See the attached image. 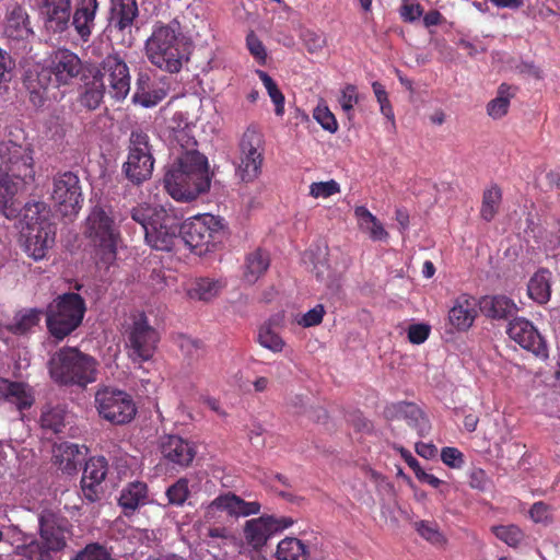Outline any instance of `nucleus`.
Here are the masks:
<instances>
[{
	"label": "nucleus",
	"instance_id": "obj_1",
	"mask_svg": "<svg viewBox=\"0 0 560 560\" xmlns=\"http://www.w3.org/2000/svg\"><path fill=\"white\" fill-rule=\"evenodd\" d=\"M34 151L12 141L0 143V212L14 219L21 211L15 196L35 182Z\"/></svg>",
	"mask_w": 560,
	"mask_h": 560
},
{
	"label": "nucleus",
	"instance_id": "obj_2",
	"mask_svg": "<svg viewBox=\"0 0 560 560\" xmlns=\"http://www.w3.org/2000/svg\"><path fill=\"white\" fill-rule=\"evenodd\" d=\"M164 187L177 201L196 199L209 188L206 158L188 149L165 174Z\"/></svg>",
	"mask_w": 560,
	"mask_h": 560
},
{
	"label": "nucleus",
	"instance_id": "obj_3",
	"mask_svg": "<svg viewBox=\"0 0 560 560\" xmlns=\"http://www.w3.org/2000/svg\"><path fill=\"white\" fill-rule=\"evenodd\" d=\"M145 56L156 68L177 73L188 60L184 36L177 22L156 23L144 45Z\"/></svg>",
	"mask_w": 560,
	"mask_h": 560
},
{
	"label": "nucleus",
	"instance_id": "obj_4",
	"mask_svg": "<svg viewBox=\"0 0 560 560\" xmlns=\"http://www.w3.org/2000/svg\"><path fill=\"white\" fill-rule=\"evenodd\" d=\"M49 372L57 383L85 386L96 381L97 362L77 348L65 347L51 357Z\"/></svg>",
	"mask_w": 560,
	"mask_h": 560
},
{
	"label": "nucleus",
	"instance_id": "obj_5",
	"mask_svg": "<svg viewBox=\"0 0 560 560\" xmlns=\"http://www.w3.org/2000/svg\"><path fill=\"white\" fill-rule=\"evenodd\" d=\"M183 241L197 255H205L221 244L224 237V224L215 215L205 213L179 225Z\"/></svg>",
	"mask_w": 560,
	"mask_h": 560
},
{
	"label": "nucleus",
	"instance_id": "obj_6",
	"mask_svg": "<svg viewBox=\"0 0 560 560\" xmlns=\"http://www.w3.org/2000/svg\"><path fill=\"white\" fill-rule=\"evenodd\" d=\"M84 233L103 262L110 264L115 260L119 232L105 209L101 207L92 209L86 219Z\"/></svg>",
	"mask_w": 560,
	"mask_h": 560
},
{
	"label": "nucleus",
	"instance_id": "obj_7",
	"mask_svg": "<svg viewBox=\"0 0 560 560\" xmlns=\"http://www.w3.org/2000/svg\"><path fill=\"white\" fill-rule=\"evenodd\" d=\"M85 303L77 293L58 296L47 310V327L52 336L62 339L82 322Z\"/></svg>",
	"mask_w": 560,
	"mask_h": 560
},
{
	"label": "nucleus",
	"instance_id": "obj_8",
	"mask_svg": "<svg viewBox=\"0 0 560 560\" xmlns=\"http://www.w3.org/2000/svg\"><path fill=\"white\" fill-rule=\"evenodd\" d=\"M39 203H34L26 208L24 218L26 220V228L23 230L24 236V250L34 260L43 259L47 250L55 242V228L45 218L36 217L39 212Z\"/></svg>",
	"mask_w": 560,
	"mask_h": 560
},
{
	"label": "nucleus",
	"instance_id": "obj_9",
	"mask_svg": "<svg viewBox=\"0 0 560 560\" xmlns=\"http://www.w3.org/2000/svg\"><path fill=\"white\" fill-rule=\"evenodd\" d=\"M94 402L98 415L114 424L129 423L137 413L132 397L125 390L115 387L98 388Z\"/></svg>",
	"mask_w": 560,
	"mask_h": 560
},
{
	"label": "nucleus",
	"instance_id": "obj_10",
	"mask_svg": "<svg viewBox=\"0 0 560 560\" xmlns=\"http://www.w3.org/2000/svg\"><path fill=\"white\" fill-rule=\"evenodd\" d=\"M126 347L133 363L150 361L160 341L159 332L149 324L144 314H138L127 329Z\"/></svg>",
	"mask_w": 560,
	"mask_h": 560
},
{
	"label": "nucleus",
	"instance_id": "obj_11",
	"mask_svg": "<svg viewBox=\"0 0 560 560\" xmlns=\"http://www.w3.org/2000/svg\"><path fill=\"white\" fill-rule=\"evenodd\" d=\"M128 150V158L124 164L127 178L136 184L149 179L154 166L149 136L141 130L132 131Z\"/></svg>",
	"mask_w": 560,
	"mask_h": 560
},
{
	"label": "nucleus",
	"instance_id": "obj_12",
	"mask_svg": "<svg viewBox=\"0 0 560 560\" xmlns=\"http://www.w3.org/2000/svg\"><path fill=\"white\" fill-rule=\"evenodd\" d=\"M82 71V61L77 54L69 49L54 51L47 61V66L38 73L39 84L46 89L52 81L56 86L68 85Z\"/></svg>",
	"mask_w": 560,
	"mask_h": 560
},
{
	"label": "nucleus",
	"instance_id": "obj_13",
	"mask_svg": "<svg viewBox=\"0 0 560 560\" xmlns=\"http://www.w3.org/2000/svg\"><path fill=\"white\" fill-rule=\"evenodd\" d=\"M264 163V141L254 128H248L240 141V154L236 163V175L242 182H254L261 173Z\"/></svg>",
	"mask_w": 560,
	"mask_h": 560
},
{
	"label": "nucleus",
	"instance_id": "obj_14",
	"mask_svg": "<svg viewBox=\"0 0 560 560\" xmlns=\"http://www.w3.org/2000/svg\"><path fill=\"white\" fill-rule=\"evenodd\" d=\"M180 218L174 210L160 207L151 225L145 228L144 237L150 247L156 250H172L179 242Z\"/></svg>",
	"mask_w": 560,
	"mask_h": 560
},
{
	"label": "nucleus",
	"instance_id": "obj_15",
	"mask_svg": "<svg viewBox=\"0 0 560 560\" xmlns=\"http://www.w3.org/2000/svg\"><path fill=\"white\" fill-rule=\"evenodd\" d=\"M51 200L61 215H75L83 201L79 177L72 172L57 175L52 182Z\"/></svg>",
	"mask_w": 560,
	"mask_h": 560
},
{
	"label": "nucleus",
	"instance_id": "obj_16",
	"mask_svg": "<svg viewBox=\"0 0 560 560\" xmlns=\"http://www.w3.org/2000/svg\"><path fill=\"white\" fill-rule=\"evenodd\" d=\"M38 523L40 542L47 552L50 555L63 550L72 536L69 520L51 510H44L38 516Z\"/></svg>",
	"mask_w": 560,
	"mask_h": 560
},
{
	"label": "nucleus",
	"instance_id": "obj_17",
	"mask_svg": "<svg viewBox=\"0 0 560 560\" xmlns=\"http://www.w3.org/2000/svg\"><path fill=\"white\" fill-rule=\"evenodd\" d=\"M293 524L290 517H275L264 515L246 521L244 525V538L253 549H261L275 535L289 528Z\"/></svg>",
	"mask_w": 560,
	"mask_h": 560
},
{
	"label": "nucleus",
	"instance_id": "obj_18",
	"mask_svg": "<svg viewBox=\"0 0 560 560\" xmlns=\"http://www.w3.org/2000/svg\"><path fill=\"white\" fill-rule=\"evenodd\" d=\"M104 78L108 94L115 101H122L130 91V75L126 62L117 55H109L103 62Z\"/></svg>",
	"mask_w": 560,
	"mask_h": 560
},
{
	"label": "nucleus",
	"instance_id": "obj_19",
	"mask_svg": "<svg viewBox=\"0 0 560 560\" xmlns=\"http://www.w3.org/2000/svg\"><path fill=\"white\" fill-rule=\"evenodd\" d=\"M226 512L231 516H248L260 511V504L256 501L246 502L240 497L225 493L215 498L205 508V518L211 521L217 518L218 512Z\"/></svg>",
	"mask_w": 560,
	"mask_h": 560
},
{
	"label": "nucleus",
	"instance_id": "obj_20",
	"mask_svg": "<svg viewBox=\"0 0 560 560\" xmlns=\"http://www.w3.org/2000/svg\"><path fill=\"white\" fill-rule=\"evenodd\" d=\"M45 28L54 34L68 30L70 22V0H38Z\"/></svg>",
	"mask_w": 560,
	"mask_h": 560
},
{
	"label": "nucleus",
	"instance_id": "obj_21",
	"mask_svg": "<svg viewBox=\"0 0 560 560\" xmlns=\"http://www.w3.org/2000/svg\"><path fill=\"white\" fill-rule=\"evenodd\" d=\"M478 315L477 300L463 293L458 295L448 311V323L458 331H466L472 325Z\"/></svg>",
	"mask_w": 560,
	"mask_h": 560
},
{
	"label": "nucleus",
	"instance_id": "obj_22",
	"mask_svg": "<svg viewBox=\"0 0 560 560\" xmlns=\"http://www.w3.org/2000/svg\"><path fill=\"white\" fill-rule=\"evenodd\" d=\"M527 353L532 354L533 363H528L529 357L527 355V373L539 375L542 372L544 365L547 364L549 359V346L546 338L538 331V329L527 319Z\"/></svg>",
	"mask_w": 560,
	"mask_h": 560
},
{
	"label": "nucleus",
	"instance_id": "obj_23",
	"mask_svg": "<svg viewBox=\"0 0 560 560\" xmlns=\"http://www.w3.org/2000/svg\"><path fill=\"white\" fill-rule=\"evenodd\" d=\"M161 453L168 464L179 467H187L196 455L194 446L177 435H167L162 439Z\"/></svg>",
	"mask_w": 560,
	"mask_h": 560
},
{
	"label": "nucleus",
	"instance_id": "obj_24",
	"mask_svg": "<svg viewBox=\"0 0 560 560\" xmlns=\"http://www.w3.org/2000/svg\"><path fill=\"white\" fill-rule=\"evenodd\" d=\"M98 9L97 0H79L72 16V25L78 36L89 42L95 27V16Z\"/></svg>",
	"mask_w": 560,
	"mask_h": 560
},
{
	"label": "nucleus",
	"instance_id": "obj_25",
	"mask_svg": "<svg viewBox=\"0 0 560 560\" xmlns=\"http://www.w3.org/2000/svg\"><path fill=\"white\" fill-rule=\"evenodd\" d=\"M4 35L11 40H26L33 35L26 11L13 4L9 7L4 25Z\"/></svg>",
	"mask_w": 560,
	"mask_h": 560
},
{
	"label": "nucleus",
	"instance_id": "obj_26",
	"mask_svg": "<svg viewBox=\"0 0 560 560\" xmlns=\"http://www.w3.org/2000/svg\"><path fill=\"white\" fill-rule=\"evenodd\" d=\"M52 459L60 470L70 475L83 460V453L78 444L62 442L54 445Z\"/></svg>",
	"mask_w": 560,
	"mask_h": 560
},
{
	"label": "nucleus",
	"instance_id": "obj_27",
	"mask_svg": "<svg viewBox=\"0 0 560 560\" xmlns=\"http://www.w3.org/2000/svg\"><path fill=\"white\" fill-rule=\"evenodd\" d=\"M139 14L137 0H110V24L120 32L130 30Z\"/></svg>",
	"mask_w": 560,
	"mask_h": 560
},
{
	"label": "nucleus",
	"instance_id": "obj_28",
	"mask_svg": "<svg viewBox=\"0 0 560 560\" xmlns=\"http://www.w3.org/2000/svg\"><path fill=\"white\" fill-rule=\"evenodd\" d=\"M0 398L15 405L19 410L31 407L34 401L27 385L5 378H0Z\"/></svg>",
	"mask_w": 560,
	"mask_h": 560
},
{
	"label": "nucleus",
	"instance_id": "obj_29",
	"mask_svg": "<svg viewBox=\"0 0 560 560\" xmlns=\"http://www.w3.org/2000/svg\"><path fill=\"white\" fill-rule=\"evenodd\" d=\"M119 505L126 515L148 503V487L144 482L133 481L128 483L120 492Z\"/></svg>",
	"mask_w": 560,
	"mask_h": 560
},
{
	"label": "nucleus",
	"instance_id": "obj_30",
	"mask_svg": "<svg viewBox=\"0 0 560 560\" xmlns=\"http://www.w3.org/2000/svg\"><path fill=\"white\" fill-rule=\"evenodd\" d=\"M480 310L491 318H508L517 311V305L504 295L483 296L480 301Z\"/></svg>",
	"mask_w": 560,
	"mask_h": 560
},
{
	"label": "nucleus",
	"instance_id": "obj_31",
	"mask_svg": "<svg viewBox=\"0 0 560 560\" xmlns=\"http://www.w3.org/2000/svg\"><path fill=\"white\" fill-rule=\"evenodd\" d=\"M551 278L548 269H539L527 283V296L540 305L546 304L551 296Z\"/></svg>",
	"mask_w": 560,
	"mask_h": 560
},
{
	"label": "nucleus",
	"instance_id": "obj_32",
	"mask_svg": "<svg viewBox=\"0 0 560 560\" xmlns=\"http://www.w3.org/2000/svg\"><path fill=\"white\" fill-rule=\"evenodd\" d=\"M224 285L221 280L198 278L187 287L186 294L191 300L209 302L218 296Z\"/></svg>",
	"mask_w": 560,
	"mask_h": 560
},
{
	"label": "nucleus",
	"instance_id": "obj_33",
	"mask_svg": "<svg viewBox=\"0 0 560 560\" xmlns=\"http://www.w3.org/2000/svg\"><path fill=\"white\" fill-rule=\"evenodd\" d=\"M269 255L260 248L249 253L244 262L243 278L249 283L254 284L269 268Z\"/></svg>",
	"mask_w": 560,
	"mask_h": 560
},
{
	"label": "nucleus",
	"instance_id": "obj_34",
	"mask_svg": "<svg viewBox=\"0 0 560 560\" xmlns=\"http://www.w3.org/2000/svg\"><path fill=\"white\" fill-rule=\"evenodd\" d=\"M517 91L518 89L513 85L506 83L500 84L497 96L487 104L486 109L488 116L494 120L504 117L509 112L510 102L516 95Z\"/></svg>",
	"mask_w": 560,
	"mask_h": 560
},
{
	"label": "nucleus",
	"instance_id": "obj_35",
	"mask_svg": "<svg viewBox=\"0 0 560 560\" xmlns=\"http://www.w3.org/2000/svg\"><path fill=\"white\" fill-rule=\"evenodd\" d=\"M354 215L358 219L360 230L369 234L373 241H387L388 233L378 221L365 207L360 206L354 209Z\"/></svg>",
	"mask_w": 560,
	"mask_h": 560
},
{
	"label": "nucleus",
	"instance_id": "obj_36",
	"mask_svg": "<svg viewBox=\"0 0 560 560\" xmlns=\"http://www.w3.org/2000/svg\"><path fill=\"white\" fill-rule=\"evenodd\" d=\"M397 418L405 420L410 427L423 433L428 429V421L420 408L412 402H398L389 409Z\"/></svg>",
	"mask_w": 560,
	"mask_h": 560
},
{
	"label": "nucleus",
	"instance_id": "obj_37",
	"mask_svg": "<svg viewBox=\"0 0 560 560\" xmlns=\"http://www.w3.org/2000/svg\"><path fill=\"white\" fill-rule=\"evenodd\" d=\"M21 542L14 546L13 552L15 556L22 558V560H52L51 556L43 547L42 542L22 534Z\"/></svg>",
	"mask_w": 560,
	"mask_h": 560
},
{
	"label": "nucleus",
	"instance_id": "obj_38",
	"mask_svg": "<svg viewBox=\"0 0 560 560\" xmlns=\"http://www.w3.org/2000/svg\"><path fill=\"white\" fill-rule=\"evenodd\" d=\"M306 546L298 538L287 537L277 547V560H307Z\"/></svg>",
	"mask_w": 560,
	"mask_h": 560
},
{
	"label": "nucleus",
	"instance_id": "obj_39",
	"mask_svg": "<svg viewBox=\"0 0 560 560\" xmlns=\"http://www.w3.org/2000/svg\"><path fill=\"white\" fill-rule=\"evenodd\" d=\"M43 312L37 308H25L18 312L9 330L16 335H24L31 331L40 322Z\"/></svg>",
	"mask_w": 560,
	"mask_h": 560
},
{
	"label": "nucleus",
	"instance_id": "obj_40",
	"mask_svg": "<svg viewBox=\"0 0 560 560\" xmlns=\"http://www.w3.org/2000/svg\"><path fill=\"white\" fill-rule=\"evenodd\" d=\"M105 83L102 79L93 78L85 86L84 92L80 95V104L89 110L96 109L104 96Z\"/></svg>",
	"mask_w": 560,
	"mask_h": 560
},
{
	"label": "nucleus",
	"instance_id": "obj_41",
	"mask_svg": "<svg viewBox=\"0 0 560 560\" xmlns=\"http://www.w3.org/2000/svg\"><path fill=\"white\" fill-rule=\"evenodd\" d=\"M107 474V462L105 457H92L84 466L82 480L84 482L102 483Z\"/></svg>",
	"mask_w": 560,
	"mask_h": 560
},
{
	"label": "nucleus",
	"instance_id": "obj_42",
	"mask_svg": "<svg viewBox=\"0 0 560 560\" xmlns=\"http://www.w3.org/2000/svg\"><path fill=\"white\" fill-rule=\"evenodd\" d=\"M502 194L500 188L491 186L486 189L482 196V205L480 209L481 218L486 221H491L498 213Z\"/></svg>",
	"mask_w": 560,
	"mask_h": 560
},
{
	"label": "nucleus",
	"instance_id": "obj_43",
	"mask_svg": "<svg viewBox=\"0 0 560 560\" xmlns=\"http://www.w3.org/2000/svg\"><path fill=\"white\" fill-rule=\"evenodd\" d=\"M257 340L259 345L272 352H281L284 348L283 339L271 328L270 323L260 326Z\"/></svg>",
	"mask_w": 560,
	"mask_h": 560
},
{
	"label": "nucleus",
	"instance_id": "obj_44",
	"mask_svg": "<svg viewBox=\"0 0 560 560\" xmlns=\"http://www.w3.org/2000/svg\"><path fill=\"white\" fill-rule=\"evenodd\" d=\"M67 413L61 407L48 408L43 411L40 424L43 429L58 433L65 427Z\"/></svg>",
	"mask_w": 560,
	"mask_h": 560
},
{
	"label": "nucleus",
	"instance_id": "obj_45",
	"mask_svg": "<svg viewBox=\"0 0 560 560\" xmlns=\"http://www.w3.org/2000/svg\"><path fill=\"white\" fill-rule=\"evenodd\" d=\"M494 536L510 547H517L524 539L523 530L515 525H499L492 527Z\"/></svg>",
	"mask_w": 560,
	"mask_h": 560
},
{
	"label": "nucleus",
	"instance_id": "obj_46",
	"mask_svg": "<svg viewBox=\"0 0 560 560\" xmlns=\"http://www.w3.org/2000/svg\"><path fill=\"white\" fill-rule=\"evenodd\" d=\"M259 79L261 80L264 86L266 88L268 95L276 106V114L278 116L283 115L284 113V96L282 92L278 89L276 82L272 78L266 73L265 71H257Z\"/></svg>",
	"mask_w": 560,
	"mask_h": 560
},
{
	"label": "nucleus",
	"instance_id": "obj_47",
	"mask_svg": "<svg viewBox=\"0 0 560 560\" xmlns=\"http://www.w3.org/2000/svg\"><path fill=\"white\" fill-rule=\"evenodd\" d=\"M188 479L179 478L175 483L170 486L166 490L168 503L176 506H182L189 497Z\"/></svg>",
	"mask_w": 560,
	"mask_h": 560
},
{
	"label": "nucleus",
	"instance_id": "obj_48",
	"mask_svg": "<svg viewBox=\"0 0 560 560\" xmlns=\"http://www.w3.org/2000/svg\"><path fill=\"white\" fill-rule=\"evenodd\" d=\"M160 207L161 206L152 207L149 205H140L132 209L131 218L133 221L138 222L141 225L142 231L145 232V228L151 225V221H154Z\"/></svg>",
	"mask_w": 560,
	"mask_h": 560
},
{
	"label": "nucleus",
	"instance_id": "obj_49",
	"mask_svg": "<svg viewBox=\"0 0 560 560\" xmlns=\"http://www.w3.org/2000/svg\"><path fill=\"white\" fill-rule=\"evenodd\" d=\"M416 529L421 537L431 544L441 545L444 542V537L435 523L421 521L416 523Z\"/></svg>",
	"mask_w": 560,
	"mask_h": 560
},
{
	"label": "nucleus",
	"instance_id": "obj_50",
	"mask_svg": "<svg viewBox=\"0 0 560 560\" xmlns=\"http://www.w3.org/2000/svg\"><path fill=\"white\" fill-rule=\"evenodd\" d=\"M314 119L327 131L334 133L338 130L335 115L326 105H318L313 113Z\"/></svg>",
	"mask_w": 560,
	"mask_h": 560
},
{
	"label": "nucleus",
	"instance_id": "obj_51",
	"mask_svg": "<svg viewBox=\"0 0 560 560\" xmlns=\"http://www.w3.org/2000/svg\"><path fill=\"white\" fill-rule=\"evenodd\" d=\"M301 38L307 51L311 54L319 52L326 46V37L319 32L305 30L302 33Z\"/></svg>",
	"mask_w": 560,
	"mask_h": 560
},
{
	"label": "nucleus",
	"instance_id": "obj_52",
	"mask_svg": "<svg viewBox=\"0 0 560 560\" xmlns=\"http://www.w3.org/2000/svg\"><path fill=\"white\" fill-rule=\"evenodd\" d=\"M340 191L339 184L334 180L312 183L310 186V195L314 198H328Z\"/></svg>",
	"mask_w": 560,
	"mask_h": 560
},
{
	"label": "nucleus",
	"instance_id": "obj_53",
	"mask_svg": "<svg viewBox=\"0 0 560 560\" xmlns=\"http://www.w3.org/2000/svg\"><path fill=\"white\" fill-rule=\"evenodd\" d=\"M535 185L541 190L560 189V174L557 172L541 171L535 176Z\"/></svg>",
	"mask_w": 560,
	"mask_h": 560
},
{
	"label": "nucleus",
	"instance_id": "obj_54",
	"mask_svg": "<svg viewBox=\"0 0 560 560\" xmlns=\"http://www.w3.org/2000/svg\"><path fill=\"white\" fill-rule=\"evenodd\" d=\"M529 517L535 523L547 525L552 521L551 508L545 502H536L528 511Z\"/></svg>",
	"mask_w": 560,
	"mask_h": 560
},
{
	"label": "nucleus",
	"instance_id": "obj_55",
	"mask_svg": "<svg viewBox=\"0 0 560 560\" xmlns=\"http://www.w3.org/2000/svg\"><path fill=\"white\" fill-rule=\"evenodd\" d=\"M178 346L183 354L190 360L198 359L203 352L200 341L190 337H180L178 339Z\"/></svg>",
	"mask_w": 560,
	"mask_h": 560
},
{
	"label": "nucleus",
	"instance_id": "obj_56",
	"mask_svg": "<svg viewBox=\"0 0 560 560\" xmlns=\"http://www.w3.org/2000/svg\"><path fill=\"white\" fill-rule=\"evenodd\" d=\"M72 560H113L108 552L98 545H89L77 553Z\"/></svg>",
	"mask_w": 560,
	"mask_h": 560
},
{
	"label": "nucleus",
	"instance_id": "obj_57",
	"mask_svg": "<svg viewBox=\"0 0 560 560\" xmlns=\"http://www.w3.org/2000/svg\"><path fill=\"white\" fill-rule=\"evenodd\" d=\"M506 332L509 337L514 340L522 348H525V320L522 317H516L508 325Z\"/></svg>",
	"mask_w": 560,
	"mask_h": 560
},
{
	"label": "nucleus",
	"instance_id": "obj_58",
	"mask_svg": "<svg viewBox=\"0 0 560 560\" xmlns=\"http://www.w3.org/2000/svg\"><path fill=\"white\" fill-rule=\"evenodd\" d=\"M441 459L451 468H460L464 465V455L456 447H443L441 451Z\"/></svg>",
	"mask_w": 560,
	"mask_h": 560
},
{
	"label": "nucleus",
	"instance_id": "obj_59",
	"mask_svg": "<svg viewBox=\"0 0 560 560\" xmlns=\"http://www.w3.org/2000/svg\"><path fill=\"white\" fill-rule=\"evenodd\" d=\"M14 66L15 63L11 56L0 49V85L12 79Z\"/></svg>",
	"mask_w": 560,
	"mask_h": 560
},
{
	"label": "nucleus",
	"instance_id": "obj_60",
	"mask_svg": "<svg viewBox=\"0 0 560 560\" xmlns=\"http://www.w3.org/2000/svg\"><path fill=\"white\" fill-rule=\"evenodd\" d=\"M430 335V326L427 324H413L408 328V339L411 343L421 345Z\"/></svg>",
	"mask_w": 560,
	"mask_h": 560
},
{
	"label": "nucleus",
	"instance_id": "obj_61",
	"mask_svg": "<svg viewBox=\"0 0 560 560\" xmlns=\"http://www.w3.org/2000/svg\"><path fill=\"white\" fill-rule=\"evenodd\" d=\"M324 314V306L318 304L312 310L307 311L299 320V324L303 327L316 326L322 323Z\"/></svg>",
	"mask_w": 560,
	"mask_h": 560
},
{
	"label": "nucleus",
	"instance_id": "obj_62",
	"mask_svg": "<svg viewBox=\"0 0 560 560\" xmlns=\"http://www.w3.org/2000/svg\"><path fill=\"white\" fill-rule=\"evenodd\" d=\"M422 8L411 0H404L400 7V15L407 22H413L422 15Z\"/></svg>",
	"mask_w": 560,
	"mask_h": 560
},
{
	"label": "nucleus",
	"instance_id": "obj_63",
	"mask_svg": "<svg viewBox=\"0 0 560 560\" xmlns=\"http://www.w3.org/2000/svg\"><path fill=\"white\" fill-rule=\"evenodd\" d=\"M247 48L250 54L258 60L265 61L267 52L261 40L252 32L246 37Z\"/></svg>",
	"mask_w": 560,
	"mask_h": 560
},
{
	"label": "nucleus",
	"instance_id": "obj_64",
	"mask_svg": "<svg viewBox=\"0 0 560 560\" xmlns=\"http://www.w3.org/2000/svg\"><path fill=\"white\" fill-rule=\"evenodd\" d=\"M340 106L345 112H350L358 103V94L354 85H347L341 92L339 100Z\"/></svg>",
	"mask_w": 560,
	"mask_h": 560
}]
</instances>
